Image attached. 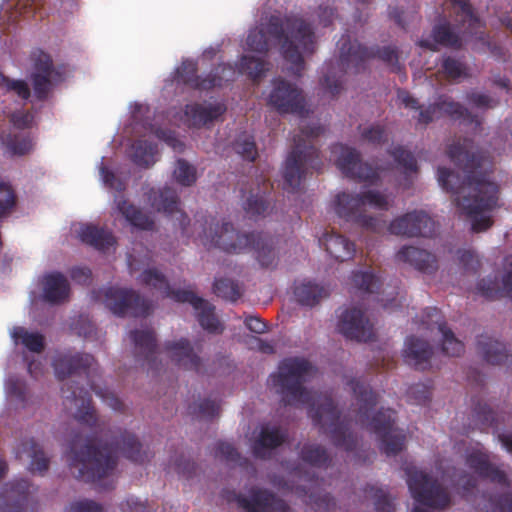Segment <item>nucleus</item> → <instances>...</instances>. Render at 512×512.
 Segmentation results:
<instances>
[{"instance_id": "obj_1", "label": "nucleus", "mask_w": 512, "mask_h": 512, "mask_svg": "<svg viewBox=\"0 0 512 512\" xmlns=\"http://www.w3.org/2000/svg\"><path fill=\"white\" fill-rule=\"evenodd\" d=\"M472 141L464 139L449 145L447 154L462 170L463 178L445 167L437 171L440 186L454 196L453 202L472 218V231H486L493 225L485 215L499 207V186L491 180L492 162L482 153L471 152Z\"/></svg>"}, {"instance_id": "obj_2", "label": "nucleus", "mask_w": 512, "mask_h": 512, "mask_svg": "<svg viewBox=\"0 0 512 512\" xmlns=\"http://www.w3.org/2000/svg\"><path fill=\"white\" fill-rule=\"evenodd\" d=\"M147 198L152 208L173 218V226L180 230L183 237H191L199 224L202 229L199 237L208 249L219 248L230 254L252 251L263 268L273 267L278 260L276 240L266 233L243 234L236 231L230 222H223L220 225L212 216H202L201 219H197L192 229L188 215L179 209V196L172 188H151Z\"/></svg>"}, {"instance_id": "obj_3", "label": "nucleus", "mask_w": 512, "mask_h": 512, "mask_svg": "<svg viewBox=\"0 0 512 512\" xmlns=\"http://www.w3.org/2000/svg\"><path fill=\"white\" fill-rule=\"evenodd\" d=\"M313 370L312 364L302 357H288L278 365V371L270 375L272 386L287 405H307L314 424L329 434L336 447L353 451L356 436L350 431V423L340 419V412L328 394H318L305 388Z\"/></svg>"}, {"instance_id": "obj_4", "label": "nucleus", "mask_w": 512, "mask_h": 512, "mask_svg": "<svg viewBox=\"0 0 512 512\" xmlns=\"http://www.w3.org/2000/svg\"><path fill=\"white\" fill-rule=\"evenodd\" d=\"M80 440L81 436L78 434L71 440L67 460L73 476L86 483L96 484L112 474L117 465V449L132 462L144 463L148 460V454L142 450L137 437L128 431L121 432L120 438L115 437L110 444L105 443L99 447L95 445L98 441L97 435L88 438L79 447Z\"/></svg>"}, {"instance_id": "obj_5", "label": "nucleus", "mask_w": 512, "mask_h": 512, "mask_svg": "<svg viewBox=\"0 0 512 512\" xmlns=\"http://www.w3.org/2000/svg\"><path fill=\"white\" fill-rule=\"evenodd\" d=\"M268 35L279 44L283 58L291 64V73L300 77L305 69L304 56L316 50L311 25L302 18L272 15L265 27L250 29L246 38L247 50L266 55L270 49Z\"/></svg>"}, {"instance_id": "obj_6", "label": "nucleus", "mask_w": 512, "mask_h": 512, "mask_svg": "<svg viewBox=\"0 0 512 512\" xmlns=\"http://www.w3.org/2000/svg\"><path fill=\"white\" fill-rule=\"evenodd\" d=\"M347 385L353 391L356 400V422L374 433L380 441V449L387 455H397L404 448L405 434L394 428L395 410L381 408L371 416L379 401L378 394L361 379L352 378Z\"/></svg>"}, {"instance_id": "obj_7", "label": "nucleus", "mask_w": 512, "mask_h": 512, "mask_svg": "<svg viewBox=\"0 0 512 512\" xmlns=\"http://www.w3.org/2000/svg\"><path fill=\"white\" fill-rule=\"evenodd\" d=\"M340 57L338 66L341 68V75H336L332 64L327 65L326 71L321 79L322 87L332 97L340 94L343 89L342 76L351 71L355 74L366 69V62L372 58H378L387 64L393 72L400 73L402 66L398 61V50L396 47L386 46L382 48H368L357 41H351L349 36H342L339 41Z\"/></svg>"}, {"instance_id": "obj_8", "label": "nucleus", "mask_w": 512, "mask_h": 512, "mask_svg": "<svg viewBox=\"0 0 512 512\" xmlns=\"http://www.w3.org/2000/svg\"><path fill=\"white\" fill-rule=\"evenodd\" d=\"M322 126L303 127L301 135L294 137V147L287 156L283 167V189L296 192L302 179L310 171L319 172L323 167L319 150L310 143V139L322 134Z\"/></svg>"}, {"instance_id": "obj_9", "label": "nucleus", "mask_w": 512, "mask_h": 512, "mask_svg": "<svg viewBox=\"0 0 512 512\" xmlns=\"http://www.w3.org/2000/svg\"><path fill=\"white\" fill-rule=\"evenodd\" d=\"M366 206L380 211H388L391 204L387 195L377 190H367L355 195L341 192L336 195L334 200V210L340 218L373 233L384 232L385 221L366 214Z\"/></svg>"}, {"instance_id": "obj_10", "label": "nucleus", "mask_w": 512, "mask_h": 512, "mask_svg": "<svg viewBox=\"0 0 512 512\" xmlns=\"http://www.w3.org/2000/svg\"><path fill=\"white\" fill-rule=\"evenodd\" d=\"M456 14L455 25L447 21L433 27L430 39H421L418 45L421 48L436 51L437 45L460 49L463 39L478 34L481 28L480 19L474 14L471 4L467 0H449Z\"/></svg>"}, {"instance_id": "obj_11", "label": "nucleus", "mask_w": 512, "mask_h": 512, "mask_svg": "<svg viewBox=\"0 0 512 512\" xmlns=\"http://www.w3.org/2000/svg\"><path fill=\"white\" fill-rule=\"evenodd\" d=\"M140 279L142 284L162 290L165 297L176 302L191 304L203 329L210 333H222L223 327L215 315V307L205 299L198 297L192 290L172 289L165 275L156 268L145 269Z\"/></svg>"}, {"instance_id": "obj_12", "label": "nucleus", "mask_w": 512, "mask_h": 512, "mask_svg": "<svg viewBox=\"0 0 512 512\" xmlns=\"http://www.w3.org/2000/svg\"><path fill=\"white\" fill-rule=\"evenodd\" d=\"M94 362L95 359L91 354L64 353L59 354L54 358L53 368L56 377L60 381H64L67 377L73 375H86V377L88 378L87 384L89 385L90 389L96 394V396L101 398L102 401L111 409L115 411H123V402L112 391H110L106 387H101L100 385L96 384L92 379H90L91 372L95 370L93 368Z\"/></svg>"}, {"instance_id": "obj_13", "label": "nucleus", "mask_w": 512, "mask_h": 512, "mask_svg": "<svg viewBox=\"0 0 512 512\" xmlns=\"http://www.w3.org/2000/svg\"><path fill=\"white\" fill-rule=\"evenodd\" d=\"M407 485L416 502L431 507L444 509L450 504L447 490L437 480L415 467L405 469Z\"/></svg>"}, {"instance_id": "obj_14", "label": "nucleus", "mask_w": 512, "mask_h": 512, "mask_svg": "<svg viewBox=\"0 0 512 512\" xmlns=\"http://www.w3.org/2000/svg\"><path fill=\"white\" fill-rule=\"evenodd\" d=\"M197 63L185 60L177 68V80L185 85L200 91H208L221 87L225 82L231 81L235 76V69L230 64H218L205 77L197 75Z\"/></svg>"}, {"instance_id": "obj_15", "label": "nucleus", "mask_w": 512, "mask_h": 512, "mask_svg": "<svg viewBox=\"0 0 512 512\" xmlns=\"http://www.w3.org/2000/svg\"><path fill=\"white\" fill-rule=\"evenodd\" d=\"M105 306L117 316L146 317L152 310L150 301L132 289L108 287L103 290Z\"/></svg>"}, {"instance_id": "obj_16", "label": "nucleus", "mask_w": 512, "mask_h": 512, "mask_svg": "<svg viewBox=\"0 0 512 512\" xmlns=\"http://www.w3.org/2000/svg\"><path fill=\"white\" fill-rule=\"evenodd\" d=\"M268 104L281 114H297L303 117L307 112L302 90L281 77L272 81Z\"/></svg>"}, {"instance_id": "obj_17", "label": "nucleus", "mask_w": 512, "mask_h": 512, "mask_svg": "<svg viewBox=\"0 0 512 512\" xmlns=\"http://www.w3.org/2000/svg\"><path fill=\"white\" fill-rule=\"evenodd\" d=\"M63 404L66 409L75 408L74 418L81 424L89 427L97 425V415L94 407L91 405V395L89 390L83 386H78L74 380H68L61 387Z\"/></svg>"}, {"instance_id": "obj_18", "label": "nucleus", "mask_w": 512, "mask_h": 512, "mask_svg": "<svg viewBox=\"0 0 512 512\" xmlns=\"http://www.w3.org/2000/svg\"><path fill=\"white\" fill-rule=\"evenodd\" d=\"M235 501L244 512H291L284 499L266 488L252 487L247 495L235 494Z\"/></svg>"}, {"instance_id": "obj_19", "label": "nucleus", "mask_w": 512, "mask_h": 512, "mask_svg": "<svg viewBox=\"0 0 512 512\" xmlns=\"http://www.w3.org/2000/svg\"><path fill=\"white\" fill-rule=\"evenodd\" d=\"M33 486L26 479H17L5 485L0 494V512H38L32 498Z\"/></svg>"}, {"instance_id": "obj_20", "label": "nucleus", "mask_w": 512, "mask_h": 512, "mask_svg": "<svg viewBox=\"0 0 512 512\" xmlns=\"http://www.w3.org/2000/svg\"><path fill=\"white\" fill-rule=\"evenodd\" d=\"M388 231L396 236L432 237L436 232V224L424 211H413L392 220Z\"/></svg>"}, {"instance_id": "obj_21", "label": "nucleus", "mask_w": 512, "mask_h": 512, "mask_svg": "<svg viewBox=\"0 0 512 512\" xmlns=\"http://www.w3.org/2000/svg\"><path fill=\"white\" fill-rule=\"evenodd\" d=\"M335 149L340 150L336 166L345 177L371 184L377 181L379 178L377 170L371 165L362 162L361 155L355 148L338 145Z\"/></svg>"}, {"instance_id": "obj_22", "label": "nucleus", "mask_w": 512, "mask_h": 512, "mask_svg": "<svg viewBox=\"0 0 512 512\" xmlns=\"http://www.w3.org/2000/svg\"><path fill=\"white\" fill-rule=\"evenodd\" d=\"M337 328L345 338L357 342L366 343L374 340L375 337L373 324L365 316L364 311L355 307L341 312Z\"/></svg>"}, {"instance_id": "obj_23", "label": "nucleus", "mask_w": 512, "mask_h": 512, "mask_svg": "<svg viewBox=\"0 0 512 512\" xmlns=\"http://www.w3.org/2000/svg\"><path fill=\"white\" fill-rule=\"evenodd\" d=\"M422 323L427 329L437 326L442 335L441 349L445 355L458 357L464 352V344L460 341L453 331L448 328L446 322L442 321L441 311L436 307H427L423 311Z\"/></svg>"}, {"instance_id": "obj_24", "label": "nucleus", "mask_w": 512, "mask_h": 512, "mask_svg": "<svg viewBox=\"0 0 512 512\" xmlns=\"http://www.w3.org/2000/svg\"><path fill=\"white\" fill-rule=\"evenodd\" d=\"M466 465L483 479H488L492 483L504 487L510 485L509 478L505 471L492 464L488 454L480 449L472 450L467 454Z\"/></svg>"}, {"instance_id": "obj_25", "label": "nucleus", "mask_w": 512, "mask_h": 512, "mask_svg": "<svg viewBox=\"0 0 512 512\" xmlns=\"http://www.w3.org/2000/svg\"><path fill=\"white\" fill-rule=\"evenodd\" d=\"M164 349L177 366L185 370L202 373V359L194 352L188 339L181 338L177 341H166Z\"/></svg>"}, {"instance_id": "obj_26", "label": "nucleus", "mask_w": 512, "mask_h": 512, "mask_svg": "<svg viewBox=\"0 0 512 512\" xmlns=\"http://www.w3.org/2000/svg\"><path fill=\"white\" fill-rule=\"evenodd\" d=\"M476 290L479 295L489 300L502 297L512 300V256L506 259L505 273L501 281L496 276L481 279L477 283Z\"/></svg>"}, {"instance_id": "obj_27", "label": "nucleus", "mask_w": 512, "mask_h": 512, "mask_svg": "<svg viewBox=\"0 0 512 512\" xmlns=\"http://www.w3.org/2000/svg\"><path fill=\"white\" fill-rule=\"evenodd\" d=\"M226 109L223 103L187 104L184 108L185 122L191 127L200 128L219 119Z\"/></svg>"}, {"instance_id": "obj_28", "label": "nucleus", "mask_w": 512, "mask_h": 512, "mask_svg": "<svg viewBox=\"0 0 512 512\" xmlns=\"http://www.w3.org/2000/svg\"><path fill=\"white\" fill-rule=\"evenodd\" d=\"M261 181L262 187L258 183L256 188H252L242 204L249 218L265 217L271 208L270 192L272 184L265 178H262Z\"/></svg>"}, {"instance_id": "obj_29", "label": "nucleus", "mask_w": 512, "mask_h": 512, "mask_svg": "<svg viewBox=\"0 0 512 512\" xmlns=\"http://www.w3.org/2000/svg\"><path fill=\"white\" fill-rule=\"evenodd\" d=\"M287 438V433L277 426L263 425L258 437L252 443V453L256 458L268 459L271 451L281 446Z\"/></svg>"}, {"instance_id": "obj_30", "label": "nucleus", "mask_w": 512, "mask_h": 512, "mask_svg": "<svg viewBox=\"0 0 512 512\" xmlns=\"http://www.w3.org/2000/svg\"><path fill=\"white\" fill-rule=\"evenodd\" d=\"M477 353L491 365H506L512 369V354H508L504 343L488 335H480L476 342Z\"/></svg>"}, {"instance_id": "obj_31", "label": "nucleus", "mask_w": 512, "mask_h": 512, "mask_svg": "<svg viewBox=\"0 0 512 512\" xmlns=\"http://www.w3.org/2000/svg\"><path fill=\"white\" fill-rule=\"evenodd\" d=\"M432 355L433 349L427 341L415 336L406 339L403 357L405 362L416 370L424 371L428 369Z\"/></svg>"}, {"instance_id": "obj_32", "label": "nucleus", "mask_w": 512, "mask_h": 512, "mask_svg": "<svg viewBox=\"0 0 512 512\" xmlns=\"http://www.w3.org/2000/svg\"><path fill=\"white\" fill-rule=\"evenodd\" d=\"M43 299L50 304H60L68 300L70 284L60 272L45 274L42 278Z\"/></svg>"}, {"instance_id": "obj_33", "label": "nucleus", "mask_w": 512, "mask_h": 512, "mask_svg": "<svg viewBox=\"0 0 512 512\" xmlns=\"http://www.w3.org/2000/svg\"><path fill=\"white\" fill-rule=\"evenodd\" d=\"M398 260L409 263L423 273H433L438 269V261L432 253L414 246H404L397 253Z\"/></svg>"}, {"instance_id": "obj_34", "label": "nucleus", "mask_w": 512, "mask_h": 512, "mask_svg": "<svg viewBox=\"0 0 512 512\" xmlns=\"http://www.w3.org/2000/svg\"><path fill=\"white\" fill-rule=\"evenodd\" d=\"M79 237L83 243L101 252H105L116 245V238L110 230L94 224L82 225Z\"/></svg>"}, {"instance_id": "obj_35", "label": "nucleus", "mask_w": 512, "mask_h": 512, "mask_svg": "<svg viewBox=\"0 0 512 512\" xmlns=\"http://www.w3.org/2000/svg\"><path fill=\"white\" fill-rule=\"evenodd\" d=\"M319 243L332 258L340 262L352 259L356 252L355 244L337 233H325Z\"/></svg>"}, {"instance_id": "obj_36", "label": "nucleus", "mask_w": 512, "mask_h": 512, "mask_svg": "<svg viewBox=\"0 0 512 512\" xmlns=\"http://www.w3.org/2000/svg\"><path fill=\"white\" fill-rule=\"evenodd\" d=\"M130 339L135 346L136 356L152 367L157 348L155 331L152 328L135 329L130 332Z\"/></svg>"}, {"instance_id": "obj_37", "label": "nucleus", "mask_w": 512, "mask_h": 512, "mask_svg": "<svg viewBox=\"0 0 512 512\" xmlns=\"http://www.w3.org/2000/svg\"><path fill=\"white\" fill-rule=\"evenodd\" d=\"M118 212L133 227L140 230H152L154 221L140 208L130 203L127 199L120 197L115 199Z\"/></svg>"}, {"instance_id": "obj_38", "label": "nucleus", "mask_w": 512, "mask_h": 512, "mask_svg": "<svg viewBox=\"0 0 512 512\" xmlns=\"http://www.w3.org/2000/svg\"><path fill=\"white\" fill-rule=\"evenodd\" d=\"M22 454H26L31 459L29 465L31 472L38 473L39 475L46 473L49 468V459L34 439L25 440L20 444L17 456L22 457Z\"/></svg>"}, {"instance_id": "obj_39", "label": "nucleus", "mask_w": 512, "mask_h": 512, "mask_svg": "<svg viewBox=\"0 0 512 512\" xmlns=\"http://www.w3.org/2000/svg\"><path fill=\"white\" fill-rule=\"evenodd\" d=\"M437 101L441 116L447 115L452 119L463 120L464 122L475 124L476 128H480L481 121L478 119L477 115L472 114L459 102L454 101L447 95H439Z\"/></svg>"}, {"instance_id": "obj_40", "label": "nucleus", "mask_w": 512, "mask_h": 512, "mask_svg": "<svg viewBox=\"0 0 512 512\" xmlns=\"http://www.w3.org/2000/svg\"><path fill=\"white\" fill-rule=\"evenodd\" d=\"M294 294L300 304L312 307L322 298L328 297L329 291L324 286L308 281L296 286Z\"/></svg>"}, {"instance_id": "obj_41", "label": "nucleus", "mask_w": 512, "mask_h": 512, "mask_svg": "<svg viewBox=\"0 0 512 512\" xmlns=\"http://www.w3.org/2000/svg\"><path fill=\"white\" fill-rule=\"evenodd\" d=\"M299 455L304 463L309 464L312 467L325 468L331 462L327 450L318 444H304Z\"/></svg>"}, {"instance_id": "obj_42", "label": "nucleus", "mask_w": 512, "mask_h": 512, "mask_svg": "<svg viewBox=\"0 0 512 512\" xmlns=\"http://www.w3.org/2000/svg\"><path fill=\"white\" fill-rule=\"evenodd\" d=\"M131 149V159L136 165L148 168L154 164V155L157 152L155 143L147 140H136Z\"/></svg>"}, {"instance_id": "obj_43", "label": "nucleus", "mask_w": 512, "mask_h": 512, "mask_svg": "<svg viewBox=\"0 0 512 512\" xmlns=\"http://www.w3.org/2000/svg\"><path fill=\"white\" fill-rule=\"evenodd\" d=\"M269 63L259 57L242 55L238 62V70L247 75L253 81L259 80L268 70Z\"/></svg>"}, {"instance_id": "obj_44", "label": "nucleus", "mask_w": 512, "mask_h": 512, "mask_svg": "<svg viewBox=\"0 0 512 512\" xmlns=\"http://www.w3.org/2000/svg\"><path fill=\"white\" fill-rule=\"evenodd\" d=\"M1 142L11 155L17 156L29 153L33 147L30 136L16 132H9L1 136Z\"/></svg>"}, {"instance_id": "obj_45", "label": "nucleus", "mask_w": 512, "mask_h": 512, "mask_svg": "<svg viewBox=\"0 0 512 512\" xmlns=\"http://www.w3.org/2000/svg\"><path fill=\"white\" fill-rule=\"evenodd\" d=\"M12 337L31 352L41 353L45 348L44 336L38 332H29L23 327H15Z\"/></svg>"}, {"instance_id": "obj_46", "label": "nucleus", "mask_w": 512, "mask_h": 512, "mask_svg": "<svg viewBox=\"0 0 512 512\" xmlns=\"http://www.w3.org/2000/svg\"><path fill=\"white\" fill-rule=\"evenodd\" d=\"M352 283L355 288L364 293H375L381 284L380 278L372 271L357 270L352 274Z\"/></svg>"}, {"instance_id": "obj_47", "label": "nucleus", "mask_w": 512, "mask_h": 512, "mask_svg": "<svg viewBox=\"0 0 512 512\" xmlns=\"http://www.w3.org/2000/svg\"><path fill=\"white\" fill-rule=\"evenodd\" d=\"M233 149L244 160L249 162H254L258 157V150L256 147L255 139L247 132H243L238 135L233 143Z\"/></svg>"}, {"instance_id": "obj_48", "label": "nucleus", "mask_w": 512, "mask_h": 512, "mask_svg": "<svg viewBox=\"0 0 512 512\" xmlns=\"http://www.w3.org/2000/svg\"><path fill=\"white\" fill-rule=\"evenodd\" d=\"M441 71L448 80H458L470 76L468 66L451 56L443 58Z\"/></svg>"}, {"instance_id": "obj_49", "label": "nucleus", "mask_w": 512, "mask_h": 512, "mask_svg": "<svg viewBox=\"0 0 512 512\" xmlns=\"http://www.w3.org/2000/svg\"><path fill=\"white\" fill-rule=\"evenodd\" d=\"M220 410V403L211 399H204L199 404H192L188 407L189 414L196 418L207 420L218 417Z\"/></svg>"}, {"instance_id": "obj_50", "label": "nucleus", "mask_w": 512, "mask_h": 512, "mask_svg": "<svg viewBox=\"0 0 512 512\" xmlns=\"http://www.w3.org/2000/svg\"><path fill=\"white\" fill-rule=\"evenodd\" d=\"M473 417L483 428L499 429L497 415L486 403L474 404Z\"/></svg>"}, {"instance_id": "obj_51", "label": "nucleus", "mask_w": 512, "mask_h": 512, "mask_svg": "<svg viewBox=\"0 0 512 512\" xmlns=\"http://www.w3.org/2000/svg\"><path fill=\"white\" fill-rule=\"evenodd\" d=\"M390 153L398 165L404 169L406 178L409 174L418 172L417 161L410 151L402 146H397Z\"/></svg>"}, {"instance_id": "obj_52", "label": "nucleus", "mask_w": 512, "mask_h": 512, "mask_svg": "<svg viewBox=\"0 0 512 512\" xmlns=\"http://www.w3.org/2000/svg\"><path fill=\"white\" fill-rule=\"evenodd\" d=\"M213 290L218 297L230 301H236L241 296L238 284L226 278L216 279L213 284Z\"/></svg>"}, {"instance_id": "obj_53", "label": "nucleus", "mask_w": 512, "mask_h": 512, "mask_svg": "<svg viewBox=\"0 0 512 512\" xmlns=\"http://www.w3.org/2000/svg\"><path fill=\"white\" fill-rule=\"evenodd\" d=\"M174 177L182 186H191L196 181V169L184 159H178L174 169Z\"/></svg>"}, {"instance_id": "obj_54", "label": "nucleus", "mask_w": 512, "mask_h": 512, "mask_svg": "<svg viewBox=\"0 0 512 512\" xmlns=\"http://www.w3.org/2000/svg\"><path fill=\"white\" fill-rule=\"evenodd\" d=\"M33 62L32 74L52 76L54 72L53 61L49 54L42 50L33 51L31 55Z\"/></svg>"}, {"instance_id": "obj_55", "label": "nucleus", "mask_w": 512, "mask_h": 512, "mask_svg": "<svg viewBox=\"0 0 512 512\" xmlns=\"http://www.w3.org/2000/svg\"><path fill=\"white\" fill-rule=\"evenodd\" d=\"M215 457L226 460L227 462L244 465L247 460L242 458L238 450L228 442L220 441L215 446Z\"/></svg>"}, {"instance_id": "obj_56", "label": "nucleus", "mask_w": 512, "mask_h": 512, "mask_svg": "<svg viewBox=\"0 0 512 512\" xmlns=\"http://www.w3.org/2000/svg\"><path fill=\"white\" fill-rule=\"evenodd\" d=\"M16 205V195L12 187L0 182V218L9 215Z\"/></svg>"}, {"instance_id": "obj_57", "label": "nucleus", "mask_w": 512, "mask_h": 512, "mask_svg": "<svg viewBox=\"0 0 512 512\" xmlns=\"http://www.w3.org/2000/svg\"><path fill=\"white\" fill-rule=\"evenodd\" d=\"M0 88L7 92H14L20 98L27 100L30 97V88L24 80H11L0 72Z\"/></svg>"}, {"instance_id": "obj_58", "label": "nucleus", "mask_w": 512, "mask_h": 512, "mask_svg": "<svg viewBox=\"0 0 512 512\" xmlns=\"http://www.w3.org/2000/svg\"><path fill=\"white\" fill-rule=\"evenodd\" d=\"M431 386L424 383L411 385L407 390L409 401L416 405H425L431 399Z\"/></svg>"}, {"instance_id": "obj_59", "label": "nucleus", "mask_w": 512, "mask_h": 512, "mask_svg": "<svg viewBox=\"0 0 512 512\" xmlns=\"http://www.w3.org/2000/svg\"><path fill=\"white\" fill-rule=\"evenodd\" d=\"M51 78L52 76L31 74L34 95L38 100L43 101L48 97L52 88Z\"/></svg>"}, {"instance_id": "obj_60", "label": "nucleus", "mask_w": 512, "mask_h": 512, "mask_svg": "<svg viewBox=\"0 0 512 512\" xmlns=\"http://www.w3.org/2000/svg\"><path fill=\"white\" fill-rule=\"evenodd\" d=\"M369 492L374 498V505L377 512H395V506L384 489L371 487Z\"/></svg>"}, {"instance_id": "obj_61", "label": "nucleus", "mask_w": 512, "mask_h": 512, "mask_svg": "<svg viewBox=\"0 0 512 512\" xmlns=\"http://www.w3.org/2000/svg\"><path fill=\"white\" fill-rule=\"evenodd\" d=\"M361 137L371 144L380 145L387 141V132L384 126L375 124L363 129Z\"/></svg>"}, {"instance_id": "obj_62", "label": "nucleus", "mask_w": 512, "mask_h": 512, "mask_svg": "<svg viewBox=\"0 0 512 512\" xmlns=\"http://www.w3.org/2000/svg\"><path fill=\"white\" fill-rule=\"evenodd\" d=\"M466 100L479 109H493L499 105L497 98L484 93L470 92L466 95Z\"/></svg>"}, {"instance_id": "obj_63", "label": "nucleus", "mask_w": 512, "mask_h": 512, "mask_svg": "<svg viewBox=\"0 0 512 512\" xmlns=\"http://www.w3.org/2000/svg\"><path fill=\"white\" fill-rule=\"evenodd\" d=\"M66 512H104V508L96 501L84 499L72 502L66 508Z\"/></svg>"}, {"instance_id": "obj_64", "label": "nucleus", "mask_w": 512, "mask_h": 512, "mask_svg": "<svg viewBox=\"0 0 512 512\" xmlns=\"http://www.w3.org/2000/svg\"><path fill=\"white\" fill-rule=\"evenodd\" d=\"M491 509L487 512H512V492L503 493L490 500Z\"/></svg>"}]
</instances>
